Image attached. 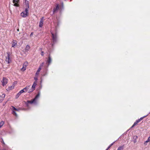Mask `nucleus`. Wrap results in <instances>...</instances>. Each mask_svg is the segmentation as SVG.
I'll return each instance as SVG.
<instances>
[{"instance_id": "nucleus-1", "label": "nucleus", "mask_w": 150, "mask_h": 150, "mask_svg": "<svg viewBox=\"0 0 150 150\" xmlns=\"http://www.w3.org/2000/svg\"><path fill=\"white\" fill-rule=\"evenodd\" d=\"M28 9L27 8H26L25 9L24 11L21 13V15L23 17H25L28 16Z\"/></svg>"}, {"instance_id": "nucleus-2", "label": "nucleus", "mask_w": 150, "mask_h": 150, "mask_svg": "<svg viewBox=\"0 0 150 150\" xmlns=\"http://www.w3.org/2000/svg\"><path fill=\"white\" fill-rule=\"evenodd\" d=\"M7 56L6 57L5 61L8 64H9L11 62L10 57V54L9 52H7Z\"/></svg>"}, {"instance_id": "nucleus-3", "label": "nucleus", "mask_w": 150, "mask_h": 150, "mask_svg": "<svg viewBox=\"0 0 150 150\" xmlns=\"http://www.w3.org/2000/svg\"><path fill=\"white\" fill-rule=\"evenodd\" d=\"M2 85L4 86L6 85L8 83L7 79L5 77H3L2 80L1 81Z\"/></svg>"}, {"instance_id": "nucleus-4", "label": "nucleus", "mask_w": 150, "mask_h": 150, "mask_svg": "<svg viewBox=\"0 0 150 150\" xmlns=\"http://www.w3.org/2000/svg\"><path fill=\"white\" fill-rule=\"evenodd\" d=\"M28 65V63L27 62H25L23 64V67L21 69V70L24 71L26 70L27 66Z\"/></svg>"}, {"instance_id": "nucleus-5", "label": "nucleus", "mask_w": 150, "mask_h": 150, "mask_svg": "<svg viewBox=\"0 0 150 150\" xmlns=\"http://www.w3.org/2000/svg\"><path fill=\"white\" fill-rule=\"evenodd\" d=\"M13 3L14 4V5L16 6H18V2L19 1V0H13Z\"/></svg>"}, {"instance_id": "nucleus-6", "label": "nucleus", "mask_w": 150, "mask_h": 150, "mask_svg": "<svg viewBox=\"0 0 150 150\" xmlns=\"http://www.w3.org/2000/svg\"><path fill=\"white\" fill-rule=\"evenodd\" d=\"M43 17H42L40 20V21L39 23V26L40 27H42L43 25Z\"/></svg>"}, {"instance_id": "nucleus-7", "label": "nucleus", "mask_w": 150, "mask_h": 150, "mask_svg": "<svg viewBox=\"0 0 150 150\" xmlns=\"http://www.w3.org/2000/svg\"><path fill=\"white\" fill-rule=\"evenodd\" d=\"M5 97V94H2L1 96L0 95V102H1L2 101V100L4 99Z\"/></svg>"}, {"instance_id": "nucleus-8", "label": "nucleus", "mask_w": 150, "mask_h": 150, "mask_svg": "<svg viewBox=\"0 0 150 150\" xmlns=\"http://www.w3.org/2000/svg\"><path fill=\"white\" fill-rule=\"evenodd\" d=\"M27 102L28 103H30V104H32L34 103H36V100L34 99H33L31 100H28Z\"/></svg>"}, {"instance_id": "nucleus-9", "label": "nucleus", "mask_w": 150, "mask_h": 150, "mask_svg": "<svg viewBox=\"0 0 150 150\" xmlns=\"http://www.w3.org/2000/svg\"><path fill=\"white\" fill-rule=\"evenodd\" d=\"M14 84H13L11 86H10L8 87V88L7 89V90H11L14 88Z\"/></svg>"}, {"instance_id": "nucleus-10", "label": "nucleus", "mask_w": 150, "mask_h": 150, "mask_svg": "<svg viewBox=\"0 0 150 150\" xmlns=\"http://www.w3.org/2000/svg\"><path fill=\"white\" fill-rule=\"evenodd\" d=\"M42 66V65H40V67H39V69H38V70L36 73V75H38L39 74V72H40L41 69V66Z\"/></svg>"}, {"instance_id": "nucleus-11", "label": "nucleus", "mask_w": 150, "mask_h": 150, "mask_svg": "<svg viewBox=\"0 0 150 150\" xmlns=\"http://www.w3.org/2000/svg\"><path fill=\"white\" fill-rule=\"evenodd\" d=\"M25 4L27 6V8H29V2L28 1H27V0H25Z\"/></svg>"}, {"instance_id": "nucleus-12", "label": "nucleus", "mask_w": 150, "mask_h": 150, "mask_svg": "<svg viewBox=\"0 0 150 150\" xmlns=\"http://www.w3.org/2000/svg\"><path fill=\"white\" fill-rule=\"evenodd\" d=\"M30 87V86H27L25 88L23 89H24V91L25 92H27L28 90V89Z\"/></svg>"}, {"instance_id": "nucleus-13", "label": "nucleus", "mask_w": 150, "mask_h": 150, "mask_svg": "<svg viewBox=\"0 0 150 150\" xmlns=\"http://www.w3.org/2000/svg\"><path fill=\"white\" fill-rule=\"evenodd\" d=\"M150 142V136L149 137H148L147 140L146 142H145L144 143V144L145 145H146L147 144V143H148V142Z\"/></svg>"}, {"instance_id": "nucleus-14", "label": "nucleus", "mask_w": 150, "mask_h": 150, "mask_svg": "<svg viewBox=\"0 0 150 150\" xmlns=\"http://www.w3.org/2000/svg\"><path fill=\"white\" fill-rule=\"evenodd\" d=\"M52 39H53V41L54 42L56 40V36H55L53 34H52Z\"/></svg>"}, {"instance_id": "nucleus-15", "label": "nucleus", "mask_w": 150, "mask_h": 150, "mask_svg": "<svg viewBox=\"0 0 150 150\" xmlns=\"http://www.w3.org/2000/svg\"><path fill=\"white\" fill-rule=\"evenodd\" d=\"M47 62L49 64H50L52 62V59L50 55L49 56L48 60L47 61Z\"/></svg>"}, {"instance_id": "nucleus-16", "label": "nucleus", "mask_w": 150, "mask_h": 150, "mask_svg": "<svg viewBox=\"0 0 150 150\" xmlns=\"http://www.w3.org/2000/svg\"><path fill=\"white\" fill-rule=\"evenodd\" d=\"M30 49V47L28 45H27L25 48V50L28 51Z\"/></svg>"}, {"instance_id": "nucleus-17", "label": "nucleus", "mask_w": 150, "mask_h": 150, "mask_svg": "<svg viewBox=\"0 0 150 150\" xmlns=\"http://www.w3.org/2000/svg\"><path fill=\"white\" fill-rule=\"evenodd\" d=\"M16 44H17V43H16V41H13L12 44V47H14V46L16 45Z\"/></svg>"}, {"instance_id": "nucleus-18", "label": "nucleus", "mask_w": 150, "mask_h": 150, "mask_svg": "<svg viewBox=\"0 0 150 150\" xmlns=\"http://www.w3.org/2000/svg\"><path fill=\"white\" fill-rule=\"evenodd\" d=\"M124 148V145L119 146L117 150H122Z\"/></svg>"}, {"instance_id": "nucleus-19", "label": "nucleus", "mask_w": 150, "mask_h": 150, "mask_svg": "<svg viewBox=\"0 0 150 150\" xmlns=\"http://www.w3.org/2000/svg\"><path fill=\"white\" fill-rule=\"evenodd\" d=\"M40 94V93H38V94L36 96L35 98H34L36 100V99L39 97Z\"/></svg>"}, {"instance_id": "nucleus-20", "label": "nucleus", "mask_w": 150, "mask_h": 150, "mask_svg": "<svg viewBox=\"0 0 150 150\" xmlns=\"http://www.w3.org/2000/svg\"><path fill=\"white\" fill-rule=\"evenodd\" d=\"M139 122L138 120H137L136 122H135L134 124L132 126V128L134 126H135Z\"/></svg>"}, {"instance_id": "nucleus-21", "label": "nucleus", "mask_w": 150, "mask_h": 150, "mask_svg": "<svg viewBox=\"0 0 150 150\" xmlns=\"http://www.w3.org/2000/svg\"><path fill=\"white\" fill-rule=\"evenodd\" d=\"M147 115L145 116L142 117L140 118V119H138L137 120L138 121V122H139L141 120H142L144 118L146 117Z\"/></svg>"}, {"instance_id": "nucleus-22", "label": "nucleus", "mask_w": 150, "mask_h": 150, "mask_svg": "<svg viewBox=\"0 0 150 150\" xmlns=\"http://www.w3.org/2000/svg\"><path fill=\"white\" fill-rule=\"evenodd\" d=\"M12 113L13 115H15L16 116V117L17 116V114L15 112V111H14L13 110V111H12Z\"/></svg>"}, {"instance_id": "nucleus-23", "label": "nucleus", "mask_w": 150, "mask_h": 150, "mask_svg": "<svg viewBox=\"0 0 150 150\" xmlns=\"http://www.w3.org/2000/svg\"><path fill=\"white\" fill-rule=\"evenodd\" d=\"M4 124V122L3 121H1L0 122V128Z\"/></svg>"}, {"instance_id": "nucleus-24", "label": "nucleus", "mask_w": 150, "mask_h": 150, "mask_svg": "<svg viewBox=\"0 0 150 150\" xmlns=\"http://www.w3.org/2000/svg\"><path fill=\"white\" fill-rule=\"evenodd\" d=\"M21 95L19 92L18 93L16 96V98H18Z\"/></svg>"}, {"instance_id": "nucleus-25", "label": "nucleus", "mask_w": 150, "mask_h": 150, "mask_svg": "<svg viewBox=\"0 0 150 150\" xmlns=\"http://www.w3.org/2000/svg\"><path fill=\"white\" fill-rule=\"evenodd\" d=\"M33 91H34V88H31L29 90L28 92H33Z\"/></svg>"}, {"instance_id": "nucleus-26", "label": "nucleus", "mask_w": 150, "mask_h": 150, "mask_svg": "<svg viewBox=\"0 0 150 150\" xmlns=\"http://www.w3.org/2000/svg\"><path fill=\"white\" fill-rule=\"evenodd\" d=\"M19 92L21 94L23 92H25L24 91V89H23L22 90H21V91H20Z\"/></svg>"}, {"instance_id": "nucleus-27", "label": "nucleus", "mask_w": 150, "mask_h": 150, "mask_svg": "<svg viewBox=\"0 0 150 150\" xmlns=\"http://www.w3.org/2000/svg\"><path fill=\"white\" fill-rule=\"evenodd\" d=\"M37 81H35L34 82V83L33 85H34V86H35V87L36 85H37Z\"/></svg>"}, {"instance_id": "nucleus-28", "label": "nucleus", "mask_w": 150, "mask_h": 150, "mask_svg": "<svg viewBox=\"0 0 150 150\" xmlns=\"http://www.w3.org/2000/svg\"><path fill=\"white\" fill-rule=\"evenodd\" d=\"M114 143L115 142H113L108 147V149H109V148H110L113 145Z\"/></svg>"}, {"instance_id": "nucleus-29", "label": "nucleus", "mask_w": 150, "mask_h": 150, "mask_svg": "<svg viewBox=\"0 0 150 150\" xmlns=\"http://www.w3.org/2000/svg\"><path fill=\"white\" fill-rule=\"evenodd\" d=\"M57 10L56 8H54L53 9V13H55L56 11H57Z\"/></svg>"}, {"instance_id": "nucleus-30", "label": "nucleus", "mask_w": 150, "mask_h": 150, "mask_svg": "<svg viewBox=\"0 0 150 150\" xmlns=\"http://www.w3.org/2000/svg\"><path fill=\"white\" fill-rule=\"evenodd\" d=\"M57 10H58L59 8V5H57L56 7V8H55Z\"/></svg>"}, {"instance_id": "nucleus-31", "label": "nucleus", "mask_w": 150, "mask_h": 150, "mask_svg": "<svg viewBox=\"0 0 150 150\" xmlns=\"http://www.w3.org/2000/svg\"><path fill=\"white\" fill-rule=\"evenodd\" d=\"M35 87L34 85H33L31 88H34V90H35Z\"/></svg>"}, {"instance_id": "nucleus-32", "label": "nucleus", "mask_w": 150, "mask_h": 150, "mask_svg": "<svg viewBox=\"0 0 150 150\" xmlns=\"http://www.w3.org/2000/svg\"><path fill=\"white\" fill-rule=\"evenodd\" d=\"M41 54L43 56L44 55V52H43L42 51L41 52Z\"/></svg>"}, {"instance_id": "nucleus-33", "label": "nucleus", "mask_w": 150, "mask_h": 150, "mask_svg": "<svg viewBox=\"0 0 150 150\" xmlns=\"http://www.w3.org/2000/svg\"><path fill=\"white\" fill-rule=\"evenodd\" d=\"M12 109L14 110H15L16 109V108H15L14 107L12 106Z\"/></svg>"}, {"instance_id": "nucleus-34", "label": "nucleus", "mask_w": 150, "mask_h": 150, "mask_svg": "<svg viewBox=\"0 0 150 150\" xmlns=\"http://www.w3.org/2000/svg\"><path fill=\"white\" fill-rule=\"evenodd\" d=\"M34 79H35L36 80L35 81H37V80L38 79H37V77H35L34 78Z\"/></svg>"}, {"instance_id": "nucleus-35", "label": "nucleus", "mask_w": 150, "mask_h": 150, "mask_svg": "<svg viewBox=\"0 0 150 150\" xmlns=\"http://www.w3.org/2000/svg\"><path fill=\"white\" fill-rule=\"evenodd\" d=\"M33 33H31V34H30V36H32V35H33Z\"/></svg>"}, {"instance_id": "nucleus-36", "label": "nucleus", "mask_w": 150, "mask_h": 150, "mask_svg": "<svg viewBox=\"0 0 150 150\" xmlns=\"http://www.w3.org/2000/svg\"><path fill=\"white\" fill-rule=\"evenodd\" d=\"M19 110V109H18L16 108V109L15 110L17 111H18Z\"/></svg>"}, {"instance_id": "nucleus-37", "label": "nucleus", "mask_w": 150, "mask_h": 150, "mask_svg": "<svg viewBox=\"0 0 150 150\" xmlns=\"http://www.w3.org/2000/svg\"><path fill=\"white\" fill-rule=\"evenodd\" d=\"M2 143H3L4 144H5V143L3 140L2 141Z\"/></svg>"}, {"instance_id": "nucleus-38", "label": "nucleus", "mask_w": 150, "mask_h": 150, "mask_svg": "<svg viewBox=\"0 0 150 150\" xmlns=\"http://www.w3.org/2000/svg\"><path fill=\"white\" fill-rule=\"evenodd\" d=\"M108 148L106 150H108Z\"/></svg>"}, {"instance_id": "nucleus-39", "label": "nucleus", "mask_w": 150, "mask_h": 150, "mask_svg": "<svg viewBox=\"0 0 150 150\" xmlns=\"http://www.w3.org/2000/svg\"><path fill=\"white\" fill-rule=\"evenodd\" d=\"M136 137V138H137V136Z\"/></svg>"}]
</instances>
